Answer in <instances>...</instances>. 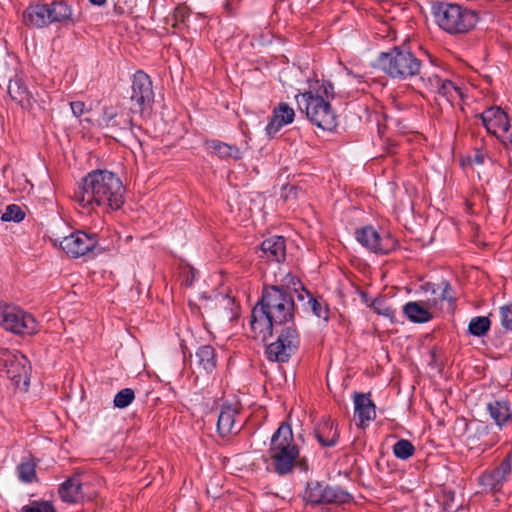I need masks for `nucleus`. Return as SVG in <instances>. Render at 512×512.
I'll use <instances>...</instances> for the list:
<instances>
[{"label":"nucleus","instance_id":"f257e3e1","mask_svg":"<svg viewBox=\"0 0 512 512\" xmlns=\"http://www.w3.org/2000/svg\"><path fill=\"white\" fill-rule=\"evenodd\" d=\"M294 301L291 292L279 286L265 287L261 301L253 308L250 325L255 337L266 340L274 328L292 322Z\"/></svg>","mask_w":512,"mask_h":512},{"label":"nucleus","instance_id":"f03ea898","mask_svg":"<svg viewBox=\"0 0 512 512\" xmlns=\"http://www.w3.org/2000/svg\"><path fill=\"white\" fill-rule=\"evenodd\" d=\"M74 198L84 208L117 210L124 203V187L114 173L96 170L83 178Z\"/></svg>","mask_w":512,"mask_h":512},{"label":"nucleus","instance_id":"7ed1b4c3","mask_svg":"<svg viewBox=\"0 0 512 512\" xmlns=\"http://www.w3.org/2000/svg\"><path fill=\"white\" fill-rule=\"evenodd\" d=\"M334 98V87L329 82L318 83L317 87L296 95L299 108L305 112L308 120L317 127L332 131L336 126V115L330 100Z\"/></svg>","mask_w":512,"mask_h":512},{"label":"nucleus","instance_id":"20e7f679","mask_svg":"<svg viewBox=\"0 0 512 512\" xmlns=\"http://www.w3.org/2000/svg\"><path fill=\"white\" fill-rule=\"evenodd\" d=\"M269 460L273 470L280 476L292 473L299 465L306 469V462L300 458L298 446L294 442L292 429L288 424H281L271 438L268 450Z\"/></svg>","mask_w":512,"mask_h":512},{"label":"nucleus","instance_id":"39448f33","mask_svg":"<svg viewBox=\"0 0 512 512\" xmlns=\"http://www.w3.org/2000/svg\"><path fill=\"white\" fill-rule=\"evenodd\" d=\"M433 15L438 26L450 34L468 32L478 22L475 11L455 3L436 4L433 7Z\"/></svg>","mask_w":512,"mask_h":512},{"label":"nucleus","instance_id":"423d86ee","mask_svg":"<svg viewBox=\"0 0 512 512\" xmlns=\"http://www.w3.org/2000/svg\"><path fill=\"white\" fill-rule=\"evenodd\" d=\"M379 68L392 79L407 80L420 73L421 60L412 52L394 47L378 56Z\"/></svg>","mask_w":512,"mask_h":512},{"label":"nucleus","instance_id":"0eeeda50","mask_svg":"<svg viewBox=\"0 0 512 512\" xmlns=\"http://www.w3.org/2000/svg\"><path fill=\"white\" fill-rule=\"evenodd\" d=\"M0 325L15 334L32 335L37 332V322L31 314L5 303H0Z\"/></svg>","mask_w":512,"mask_h":512},{"label":"nucleus","instance_id":"6e6552de","mask_svg":"<svg viewBox=\"0 0 512 512\" xmlns=\"http://www.w3.org/2000/svg\"><path fill=\"white\" fill-rule=\"evenodd\" d=\"M1 362L7 377L15 387L27 390L30 382L31 366L26 356L17 351H5Z\"/></svg>","mask_w":512,"mask_h":512},{"label":"nucleus","instance_id":"1a4fd4ad","mask_svg":"<svg viewBox=\"0 0 512 512\" xmlns=\"http://www.w3.org/2000/svg\"><path fill=\"white\" fill-rule=\"evenodd\" d=\"M299 345V336L293 325L281 329L277 340L266 348L270 361L286 362L295 353Z\"/></svg>","mask_w":512,"mask_h":512},{"label":"nucleus","instance_id":"9d476101","mask_svg":"<svg viewBox=\"0 0 512 512\" xmlns=\"http://www.w3.org/2000/svg\"><path fill=\"white\" fill-rule=\"evenodd\" d=\"M131 101L137 106V111L139 112H143L151 107L154 101L151 79L143 71H137L134 74Z\"/></svg>","mask_w":512,"mask_h":512},{"label":"nucleus","instance_id":"9b49d317","mask_svg":"<svg viewBox=\"0 0 512 512\" xmlns=\"http://www.w3.org/2000/svg\"><path fill=\"white\" fill-rule=\"evenodd\" d=\"M96 245V236L82 231L72 233L60 241L61 249L73 258L84 256L93 250Z\"/></svg>","mask_w":512,"mask_h":512},{"label":"nucleus","instance_id":"f8f14e48","mask_svg":"<svg viewBox=\"0 0 512 512\" xmlns=\"http://www.w3.org/2000/svg\"><path fill=\"white\" fill-rule=\"evenodd\" d=\"M421 80L431 92L441 96L450 104L463 98L462 88L448 79H442L438 75L424 74Z\"/></svg>","mask_w":512,"mask_h":512},{"label":"nucleus","instance_id":"ddd939ff","mask_svg":"<svg viewBox=\"0 0 512 512\" xmlns=\"http://www.w3.org/2000/svg\"><path fill=\"white\" fill-rule=\"evenodd\" d=\"M511 474V463L509 459H504L498 466L484 472L479 477V485L482 492H498L503 484L508 480Z\"/></svg>","mask_w":512,"mask_h":512},{"label":"nucleus","instance_id":"4468645a","mask_svg":"<svg viewBox=\"0 0 512 512\" xmlns=\"http://www.w3.org/2000/svg\"><path fill=\"white\" fill-rule=\"evenodd\" d=\"M358 242L375 253H388L394 247V240L390 236L381 237L371 226L363 227L356 232Z\"/></svg>","mask_w":512,"mask_h":512},{"label":"nucleus","instance_id":"2eb2a0df","mask_svg":"<svg viewBox=\"0 0 512 512\" xmlns=\"http://www.w3.org/2000/svg\"><path fill=\"white\" fill-rule=\"evenodd\" d=\"M479 117L486 130L498 138L501 134H507L510 129L508 116L500 107H490L479 114Z\"/></svg>","mask_w":512,"mask_h":512},{"label":"nucleus","instance_id":"dca6fc26","mask_svg":"<svg viewBox=\"0 0 512 512\" xmlns=\"http://www.w3.org/2000/svg\"><path fill=\"white\" fill-rule=\"evenodd\" d=\"M295 112L287 103L281 102L273 109L271 120L266 126V132L270 137L275 136L279 130L294 121Z\"/></svg>","mask_w":512,"mask_h":512},{"label":"nucleus","instance_id":"f3484780","mask_svg":"<svg viewBox=\"0 0 512 512\" xmlns=\"http://www.w3.org/2000/svg\"><path fill=\"white\" fill-rule=\"evenodd\" d=\"M354 417L359 421L358 425L364 427L376 416L375 405L369 395L355 393L354 395Z\"/></svg>","mask_w":512,"mask_h":512},{"label":"nucleus","instance_id":"a211bd4d","mask_svg":"<svg viewBox=\"0 0 512 512\" xmlns=\"http://www.w3.org/2000/svg\"><path fill=\"white\" fill-rule=\"evenodd\" d=\"M487 411L498 427L507 425L512 430V405L506 400H494L487 404Z\"/></svg>","mask_w":512,"mask_h":512},{"label":"nucleus","instance_id":"6ab92c4d","mask_svg":"<svg viewBox=\"0 0 512 512\" xmlns=\"http://www.w3.org/2000/svg\"><path fill=\"white\" fill-rule=\"evenodd\" d=\"M437 300H428L427 304L421 302H408L403 307V312L407 318L414 323H425L432 318L429 309L431 306H437Z\"/></svg>","mask_w":512,"mask_h":512},{"label":"nucleus","instance_id":"aec40b11","mask_svg":"<svg viewBox=\"0 0 512 512\" xmlns=\"http://www.w3.org/2000/svg\"><path fill=\"white\" fill-rule=\"evenodd\" d=\"M25 25L33 28H42L50 24L48 5H32L23 13Z\"/></svg>","mask_w":512,"mask_h":512},{"label":"nucleus","instance_id":"412c9836","mask_svg":"<svg viewBox=\"0 0 512 512\" xmlns=\"http://www.w3.org/2000/svg\"><path fill=\"white\" fill-rule=\"evenodd\" d=\"M262 257L269 261L280 262L285 259V240L281 236H274L264 240L261 244Z\"/></svg>","mask_w":512,"mask_h":512},{"label":"nucleus","instance_id":"4be33fe9","mask_svg":"<svg viewBox=\"0 0 512 512\" xmlns=\"http://www.w3.org/2000/svg\"><path fill=\"white\" fill-rule=\"evenodd\" d=\"M195 360L199 373H212L217 365L215 349L210 345L199 347L195 353Z\"/></svg>","mask_w":512,"mask_h":512},{"label":"nucleus","instance_id":"5701e85b","mask_svg":"<svg viewBox=\"0 0 512 512\" xmlns=\"http://www.w3.org/2000/svg\"><path fill=\"white\" fill-rule=\"evenodd\" d=\"M315 437L323 447L334 446L339 438V432L331 419H325L315 428Z\"/></svg>","mask_w":512,"mask_h":512},{"label":"nucleus","instance_id":"b1692460","mask_svg":"<svg viewBox=\"0 0 512 512\" xmlns=\"http://www.w3.org/2000/svg\"><path fill=\"white\" fill-rule=\"evenodd\" d=\"M237 414V409L231 405H226L221 408L217 420V430L221 436H226L234 432Z\"/></svg>","mask_w":512,"mask_h":512},{"label":"nucleus","instance_id":"393cba45","mask_svg":"<svg viewBox=\"0 0 512 512\" xmlns=\"http://www.w3.org/2000/svg\"><path fill=\"white\" fill-rule=\"evenodd\" d=\"M59 495L64 502L77 503L83 499L81 482L78 478H69L61 484Z\"/></svg>","mask_w":512,"mask_h":512},{"label":"nucleus","instance_id":"a878e982","mask_svg":"<svg viewBox=\"0 0 512 512\" xmlns=\"http://www.w3.org/2000/svg\"><path fill=\"white\" fill-rule=\"evenodd\" d=\"M8 93L13 100L25 107L29 105L31 93L20 78L10 80L8 85Z\"/></svg>","mask_w":512,"mask_h":512},{"label":"nucleus","instance_id":"bb28decb","mask_svg":"<svg viewBox=\"0 0 512 512\" xmlns=\"http://www.w3.org/2000/svg\"><path fill=\"white\" fill-rule=\"evenodd\" d=\"M208 149L217 154L221 158H233L238 160L242 157V153L239 148L231 146L227 143L220 142L218 140H211L207 142Z\"/></svg>","mask_w":512,"mask_h":512},{"label":"nucleus","instance_id":"cd10ccee","mask_svg":"<svg viewBox=\"0 0 512 512\" xmlns=\"http://www.w3.org/2000/svg\"><path fill=\"white\" fill-rule=\"evenodd\" d=\"M323 504H344L351 500V495L338 486H324Z\"/></svg>","mask_w":512,"mask_h":512},{"label":"nucleus","instance_id":"c85d7f7f","mask_svg":"<svg viewBox=\"0 0 512 512\" xmlns=\"http://www.w3.org/2000/svg\"><path fill=\"white\" fill-rule=\"evenodd\" d=\"M50 24L54 22H63L71 17L70 7L63 2H54L48 5Z\"/></svg>","mask_w":512,"mask_h":512},{"label":"nucleus","instance_id":"c756f323","mask_svg":"<svg viewBox=\"0 0 512 512\" xmlns=\"http://www.w3.org/2000/svg\"><path fill=\"white\" fill-rule=\"evenodd\" d=\"M324 485L319 482L308 483L304 499L311 504L324 503Z\"/></svg>","mask_w":512,"mask_h":512},{"label":"nucleus","instance_id":"7c9ffc66","mask_svg":"<svg viewBox=\"0 0 512 512\" xmlns=\"http://www.w3.org/2000/svg\"><path fill=\"white\" fill-rule=\"evenodd\" d=\"M490 319L486 316L473 317L468 325L470 334L476 337L484 336L490 329Z\"/></svg>","mask_w":512,"mask_h":512},{"label":"nucleus","instance_id":"2f4dec72","mask_svg":"<svg viewBox=\"0 0 512 512\" xmlns=\"http://www.w3.org/2000/svg\"><path fill=\"white\" fill-rule=\"evenodd\" d=\"M18 477L24 483H31L36 479V464L33 460L21 462L18 467Z\"/></svg>","mask_w":512,"mask_h":512},{"label":"nucleus","instance_id":"473e14b6","mask_svg":"<svg viewBox=\"0 0 512 512\" xmlns=\"http://www.w3.org/2000/svg\"><path fill=\"white\" fill-rule=\"evenodd\" d=\"M415 452L413 444L409 440L401 439L393 446L394 455L401 460H407Z\"/></svg>","mask_w":512,"mask_h":512},{"label":"nucleus","instance_id":"72a5a7b5","mask_svg":"<svg viewBox=\"0 0 512 512\" xmlns=\"http://www.w3.org/2000/svg\"><path fill=\"white\" fill-rule=\"evenodd\" d=\"M115 117L116 113L114 111L105 109L101 119V125L106 128H114L116 126H119L121 129L130 128L131 120L124 119L122 122H116Z\"/></svg>","mask_w":512,"mask_h":512},{"label":"nucleus","instance_id":"f704fd0d","mask_svg":"<svg viewBox=\"0 0 512 512\" xmlns=\"http://www.w3.org/2000/svg\"><path fill=\"white\" fill-rule=\"evenodd\" d=\"M25 217L24 211L16 204H10L6 207L5 212L1 216L3 222H21Z\"/></svg>","mask_w":512,"mask_h":512},{"label":"nucleus","instance_id":"c9c22d12","mask_svg":"<svg viewBox=\"0 0 512 512\" xmlns=\"http://www.w3.org/2000/svg\"><path fill=\"white\" fill-rule=\"evenodd\" d=\"M135 398L134 391L130 388L120 390L114 397V406L117 408H126Z\"/></svg>","mask_w":512,"mask_h":512},{"label":"nucleus","instance_id":"e433bc0d","mask_svg":"<svg viewBox=\"0 0 512 512\" xmlns=\"http://www.w3.org/2000/svg\"><path fill=\"white\" fill-rule=\"evenodd\" d=\"M371 308L378 315L388 318L390 321H394L395 311L385 302L383 299H375L371 303Z\"/></svg>","mask_w":512,"mask_h":512},{"label":"nucleus","instance_id":"4c0bfd02","mask_svg":"<svg viewBox=\"0 0 512 512\" xmlns=\"http://www.w3.org/2000/svg\"><path fill=\"white\" fill-rule=\"evenodd\" d=\"M306 296L308 297L307 304L313 311V313L318 317L324 320L328 319V309L325 305L319 302L317 299L313 298L308 291H305Z\"/></svg>","mask_w":512,"mask_h":512},{"label":"nucleus","instance_id":"58836bf2","mask_svg":"<svg viewBox=\"0 0 512 512\" xmlns=\"http://www.w3.org/2000/svg\"><path fill=\"white\" fill-rule=\"evenodd\" d=\"M22 512H56V509L49 501H34L24 506Z\"/></svg>","mask_w":512,"mask_h":512},{"label":"nucleus","instance_id":"ea45409f","mask_svg":"<svg viewBox=\"0 0 512 512\" xmlns=\"http://www.w3.org/2000/svg\"><path fill=\"white\" fill-rule=\"evenodd\" d=\"M501 325L506 330L512 331V304L504 305L499 311Z\"/></svg>","mask_w":512,"mask_h":512},{"label":"nucleus","instance_id":"a19ab883","mask_svg":"<svg viewBox=\"0 0 512 512\" xmlns=\"http://www.w3.org/2000/svg\"><path fill=\"white\" fill-rule=\"evenodd\" d=\"M441 285V301L452 303L454 301V293L452 287L447 282H443Z\"/></svg>","mask_w":512,"mask_h":512},{"label":"nucleus","instance_id":"79ce46f5","mask_svg":"<svg viewBox=\"0 0 512 512\" xmlns=\"http://www.w3.org/2000/svg\"><path fill=\"white\" fill-rule=\"evenodd\" d=\"M71 110L76 117L81 116L85 111V104L81 101H74L70 103Z\"/></svg>","mask_w":512,"mask_h":512},{"label":"nucleus","instance_id":"37998d69","mask_svg":"<svg viewBox=\"0 0 512 512\" xmlns=\"http://www.w3.org/2000/svg\"><path fill=\"white\" fill-rule=\"evenodd\" d=\"M499 138H501L504 144L509 143L512 146V131H510V129L507 134H501Z\"/></svg>","mask_w":512,"mask_h":512},{"label":"nucleus","instance_id":"c03bdc74","mask_svg":"<svg viewBox=\"0 0 512 512\" xmlns=\"http://www.w3.org/2000/svg\"><path fill=\"white\" fill-rule=\"evenodd\" d=\"M473 162H475L476 164H483L484 154L480 151H477L473 156Z\"/></svg>","mask_w":512,"mask_h":512},{"label":"nucleus","instance_id":"a18cd8bd","mask_svg":"<svg viewBox=\"0 0 512 512\" xmlns=\"http://www.w3.org/2000/svg\"><path fill=\"white\" fill-rule=\"evenodd\" d=\"M91 4L102 6L106 3L107 0H89Z\"/></svg>","mask_w":512,"mask_h":512},{"label":"nucleus","instance_id":"49530a36","mask_svg":"<svg viewBox=\"0 0 512 512\" xmlns=\"http://www.w3.org/2000/svg\"><path fill=\"white\" fill-rule=\"evenodd\" d=\"M289 277L291 278V281L289 283H292L293 285H295V282H294L295 278L293 276H289Z\"/></svg>","mask_w":512,"mask_h":512},{"label":"nucleus","instance_id":"de8ad7c7","mask_svg":"<svg viewBox=\"0 0 512 512\" xmlns=\"http://www.w3.org/2000/svg\"><path fill=\"white\" fill-rule=\"evenodd\" d=\"M225 7H226L227 9H230V3H229V2H227V3L225 4Z\"/></svg>","mask_w":512,"mask_h":512}]
</instances>
